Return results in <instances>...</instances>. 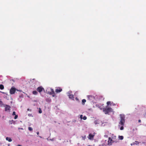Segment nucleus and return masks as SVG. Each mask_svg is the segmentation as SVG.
Here are the masks:
<instances>
[{
	"instance_id": "nucleus-1",
	"label": "nucleus",
	"mask_w": 146,
	"mask_h": 146,
	"mask_svg": "<svg viewBox=\"0 0 146 146\" xmlns=\"http://www.w3.org/2000/svg\"><path fill=\"white\" fill-rule=\"evenodd\" d=\"M120 121L119 122V124L122 125V126L120 128V129L121 130H123L124 129L123 126L124 125L125 122V117L123 115H120Z\"/></svg>"
},
{
	"instance_id": "nucleus-2",
	"label": "nucleus",
	"mask_w": 146,
	"mask_h": 146,
	"mask_svg": "<svg viewBox=\"0 0 146 146\" xmlns=\"http://www.w3.org/2000/svg\"><path fill=\"white\" fill-rule=\"evenodd\" d=\"M112 109L111 108H106L103 109V111L106 114H108L109 112L112 111Z\"/></svg>"
},
{
	"instance_id": "nucleus-3",
	"label": "nucleus",
	"mask_w": 146,
	"mask_h": 146,
	"mask_svg": "<svg viewBox=\"0 0 146 146\" xmlns=\"http://www.w3.org/2000/svg\"><path fill=\"white\" fill-rule=\"evenodd\" d=\"M16 90L17 91L20 92L21 91V90H17L16 88L14 87H12L10 90V93L11 94H15Z\"/></svg>"
},
{
	"instance_id": "nucleus-4",
	"label": "nucleus",
	"mask_w": 146,
	"mask_h": 146,
	"mask_svg": "<svg viewBox=\"0 0 146 146\" xmlns=\"http://www.w3.org/2000/svg\"><path fill=\"white\" fill-rule=\"evenodd\" d=\"M51 91L48 92V93L50 95H52L53 97L55 96V93L54 90L52 88H50Z\"/></svg>"
},
{
	"instance_id": "nucleus-5",
	"label": "nucleus",
	"mask_w": 146,
	"mask_h": 146,
	"mask_svg": "<svg viewBox=\"0 0 146 146\" xmlns=\"http://www.w3.org/2000/svg\"><path fill=\"white\" fill-rule=\"evenodd\" d=\"M87 97L88 99L90 100L91 101H93L95 99V97L93 96L88 95Z\"/></svg>"
},
{
	"instance_id": "nucleus-6",
	"label": "nucleus",
	"mask_w": 146,
	"mask_h": 146,
	"mask_svg": "<svg viewBox=\"0 0 146 146\" xmlns=\"http://www.w3.org/2000/svg\"><path fill=\"white\" fill-rule=\"evenodd\" d=\"M114 142V141L111 139L110 137H109L108 138V145H112V143Z\"/></svg>"
},
{
	"instance_id": "nucleus-7",
	"label": "nucleus",
	"mask_w": 146,
	"mask_h": 146,
	"mask_svg": "<svg viewBox=\"0 0 146 146\" xmlns=\"http://www.w3.org/2000/svg\"><path fill=\"white\" fill-rule=\"evenodd\" d=\"M43 90L44 88L41 86L38 87L37 89V90L39 93H40Z\"/></svg>"
},
{
	"instance_id": "nucleus-8",
	"label": "nucleus",
	"mask_w": 146,
	"mask_h": 146,
	"mask_svg": "<svg viewBox=\"0 0 146 146\" xmlns=\"http://www.w3.org/2000/svg\"><path fill=\"white\" fill-rule=\"evenodd\" d=\"M94 135L90 134L89 135V137H88V138L92 140L94 139Z\"/></svg>"
},
{
	"instance_id": "nucleus-9",
	"label": "nucleus",
	"mask_w": 146,
	"mask_h": 146,
	"mask_svg": "<svg viewBox=\"0 0 146 146\" xmlns=\"http://www.w3.org/2000/svg\"><path fill=\"white\" fill-rule=\"evenodd\" d=\"M62 91V89L60 87H58L57 89L55 90V92L57 93H58Z\"/></svg>"
},
{
	"instance_id": "nucleus-10",
	"label": "nucleus",
	"mask_w": 146,
	"mask_h": 146,
	"mask_svg": "<svg viewBox=\"0 0 146 146\" xmlns=\"http://www.w3.org/2000/svg\"><path fill=\"white\" fill-rule=\"evenodd\" d=\"M10 107L8 105H6V107L5 108V111H7L10 110Z\"/></svg>"
},
{
	"instance_id": "nucleus-11",
	"label": "nucleus",
	"mask_w": 146,
	"mask_h": 146,
	"mask_svg": "<svg viewBox=\"0 0 146 146\" xmlns=\"http://www.w3.org/2000/svg\"><path fill=\"white\" fill-rule=\"evenodd\" d=\"M139 143L137 141H135V142L131 144V145H137L139 144Z\"/></svg>"
},
{
	"instance_id": "nucleus-12",
	"label": "nucleus",
	"mask_w": 146,
	"mask_h": 146,
	"mask_svg": "<svg viewBox=\"0 0 146 146\" xmlns=\"http://www.w3.org/2000/svg\"><path fill=\"white\" fill-rule=\"evenodd\" d=\"M6 139L9 142H11L12 141V139H11L9 137H6Z\"/></svg>"
},
{
	"instance_id": "nucleus-13",
	"label": "nucleus",
	"mask_w": 146,
	"mask_h": 146,
	"mask_svg": "<svg viewBox=\"0 0 146 146\" xmlns=\"http://www.w3.org/2000/svg\"><path fill=\"white\" fill-rule=\"evenodd\" d=\"M69 97L70 98L73 99L74 98V95L72 94L69 95Z\"/></svg>"
},
{
	"instance_id": "nucleus-14",
	"label": "nucleus",
	"mask_w": 146,
	"mask_h": 146,
	"mask_svg": "<svg viewBox=\"0 0 146 146\" xmlns=\"http://www.w3.org/2000/svg\"><path fill=\"white\" fill-rule=\"evenodd\" d=\"M0 89L1 90H3L4 89V86L2 84L0 85Z\"/></svg>"
},
{
	"instance_id": "nucleus-15",
	"label": "nucleus",
	"mask_w": 146,
	"mask_h": 146,
	"mask_svg": "<svg viewBox=\"0 0 146 146\" xmlns=\"http://www.w3.org/2000/svg\"><path fill=\"white\" fill-rule=\"evenodd\" d=\"M33 94L34 95H36L38 94V92L36 91H34L33 92Z\"/></svg>"
},
{
	"instance_id": "nucleus-16",
	"label": "nucleus",
	"mask_w": 146,
	"mask_h": 146,
	"mask_svg": "<svg viewBox=\"0 0 146 146\" xmlns=\"http://www.w3.org/2000/svg\"><path fill=\"white\" fill-rule=\"evenodd\" d=\"M86 102V100L85 99H83L82 100V103L83 105H84L85 102Z\"/></svg>"
},
{
	"instance_id": "nucleus-17",
	"label": "nucleus",
	"mask_w": 146,
	"mask_h": 146,
	"mask_svg": "<svg viewBox=\"0 0 146 146\" xmlns=\"http://www.w3.org/2000/svg\"><path fill=\"white\" fill-rule=\"evenodd\" d=\"M119 138L120 140H122L123 139V136H119Z\"/></svg>"
},
{
	"instance_id": "nucleus-18",
	"label": "nucleus",
	"mask_w": 146,
	"mask_h": 146,
	"mask_svg": "<svg viewBox=\"0 0 146 146\" xmlns=\"http://www.w3.org/2000/svg\"><path fill=\"white\" fill-rule=\"evenodd\" d=\"M4 105L3 104L2 102L0 101V106H2Z\"/></svg>"
},
{
	"instance_id": "nucleus-19",
	"label": "nucleus",
	"mask_w": 146,
	"mask_h": 146,
	"mask_svg": "<svg viewBox=\"0 0 146 146\" xmlns=\"http://www.w3.org/2000/svg\"><path fill=\"white\" fill-rule=\"evenodd\" d=\"M28 129L30 131H32L33 130V128L31 127H28Z\"/></svg>"
},
{
	"instance_id": "nucleus-20",
	"label": "nucleus",
	"mask_w": 146,
	"mask_h": 146,
	"mask_svg": "<svg viewBox=\"0 0 146 146\" xmlns=\"http://www.w3.org/2000/svg\"><path fill=\"white\" fill-rule=\"evenodd\" d=\"M107 105L108 106L109 105H111V102H110V101H108V102H107Z\"/></svg>"
},
{
	"instance_id": "nucleus-21",
	"label": "nucleus",
	"mask_w": 146,
	"mask_h": 146,
	"mask_svg": "<svg viewBox=\"0 0 146 146\" xmlns=\"http://www.w3.org/2000/svg\"><path fill=\"white\" fill-rule=\"evenodd\" d=\"M38 112H39V113H41L42 112V111L41 110V109L40 108H39V109Z\"/></svg>"
},
{
	"instance_id": "nucleus-22",
	"label": "nucleus",
	"mask_w": 146,
	"mask_h": 146,
	"mask_svg": "<svg viewBox=\"0 0 146 146\" xmlns=\"http://www.w3.org/2000/svg\"><path fill=\"white\" fill-rule=\"evenodd\" d=\"M82 137L84 140H85V139L86 138V135L84 136H82Z\"/></svg>"
},
{
	"instance_id": "nucleus-23",
	"label": "nucleus",
	"mask_w": 146,
	"mask_h": 146,
	"mask_svg": "<svg viewBox=\"0 0 146 146\" xmlns=\"http://www.w3.org/2000/svg\"><path fill=\"white\" fill-rule=\"evenodd\" d=\"M86 119H87V117H86V116H84V117L83 118V119L84 120H86Z\"/></svg>"
},
{
	"instance_id": "nucleus-24",
	"label": "nucleus",
	"mask_w": 146,
	"mask_h": 146,
	"mask_svg": "<svg viewBox=\"0 0 146 146\" xmlns=\"http://www.w3.org/2000/svg\"><path fill=\"white\" fill-rule=\"evenodd\" d=\"M12 115H16V113H15V111H14L13 112Z\"/></svg>"
},
{
	"instance_id": "nucleus-25",
	"label": "nucleus",
	"mask_w": 146,
	"mask_h": 146,
	"mask_svg": "<svg viewBox=\"0 0 146 146\" xmlns=\"http://www.w3.org/2000/svg\"><path fill=\"white\" fill-rule=\"evenodd\" d=\"M18 117L17 115H15V117H14V119H16Z\"/></svg>"
},
{
	"instance_id": "nucleus-26",
	"label": "nucleus",
	"mask_w": 146,
	"mask_h": 146,
	"mask_svg": "<svg viewBox=\"0 0 146 146\" xmlns=\"http://www.w3.org/2000/svg\"><path fill=\"white\" fill-rule=\"evenodd\" d=\"M82 117H83V115H80V118H81V119H82Z\"/></svg>"
},
{
	"instance_id": "nucleus-27",
	"label": "nucleus",
	"mask_w": 146,
	"mask_h": 146,
	"mask_svg": "<svg viewBox=\"0 0 146 146\" xmlns=\"http://www.w3.org/2000/svg\"><path fill=\"white\" fill-rule=\"evenodd\" d=\"M94 123H95V124H96L97 123V121H95L94 122Z\"/></svg>"
},
{
	"instance_id": "nucleus-28",
	"label": "nucleus",
	"mask_w": 146,
	"mask_h": 146,
	"mask_svg": "<svg viewBox=\"0 0 146 146\" xmlns=\"http://www.w3.org/2000/svg\"><path fill=\"white\" fill-rule=\"evenodd\" d=\"M19 129H22V130H23V129L22 128H19Z\"/></svg>"
},
{
	"instance_id": "nucleus-29",
	"label": "nucleus",
	"mask_w": 146,
	"mask_h": 146,
	"mask_svg": "<svg viewBox=\"0 0 146 146\" xmlns=\"http://www.w3.org/2000/svg\"><path fill=\"white\" fill-rule=\"evenodd\" d=\"M138 122L139 123H140L141 122V120L140 119H139Z\"/></svg>"
},
{
	"instance_id": "nucleus-30",
	"label": "nucleus",
	"mask_w": 146,
	"mask_h": 146,
	"mask_svg": "<svg viewBox=\"0 0 146 146\" xmlns=\"http://www.w3.org/2000/svg\"><path fill=\"white\" fill-rule=\"evenodd\" d=\"M36 133H37V135H38L39 133V132H37Z\"/></svg>"
},
{
	"instance_id": "nucleus-31",
	"label": "nucleus",
	"mask_w": 146,
	"mask_h": 146,
	"mask_svg": "<svg viewBox=\"0 0 146 146\" xmlns=\"http://www.w3.org/2000/svg\"><path fill=\"white\" fill-rule=\"evenodd\" d=\"M27 110H28V111H30H30H31V110H30L29 109H27Z\"/></svg>"
},
{
	"instance_id": "nucleus-32",
	"label": "nucleus",
	"mask_w": 146,
	"mask_h": 146,
	"mask_svg": "<svg viewBox=\"0 0 146 146\" xmlns=\"http://www.w3.org/2000/svg\"><path fill=\"white\" fill-rule=\"evenodd\" d=\"M17 146H21V145H18Z\"/></svg>"
},
{
	"instance_id": "nucleus-33",
	"label": "nucleus",
	"mask_w": 146,
	"mask_h": 146,
	"mask_svg": "<svg viewBox=\"0 0 146 146\" xmlns=\"http://www.w3.org/2000/svg\"><path fill=\"white\" fill-rule=\"evenodd\" d=\"M100 146H104L103 145H100Z\"/></svg>"
},
{
	"instance_id": "nucleus-34",
	"label": "nucleus",
	"mask_w": 146,
	"mask_h": 146,
	"mask_svg": "<svg viewBox=\"0 0 146 146\" xmlns=\"http://www.w3.org/2000/svg\"><path fill=\"white\" fill-rule=\"evenodd\" d=\"M50 101H51V100L50 99Z\"/></svg>"
}]
</instances>
